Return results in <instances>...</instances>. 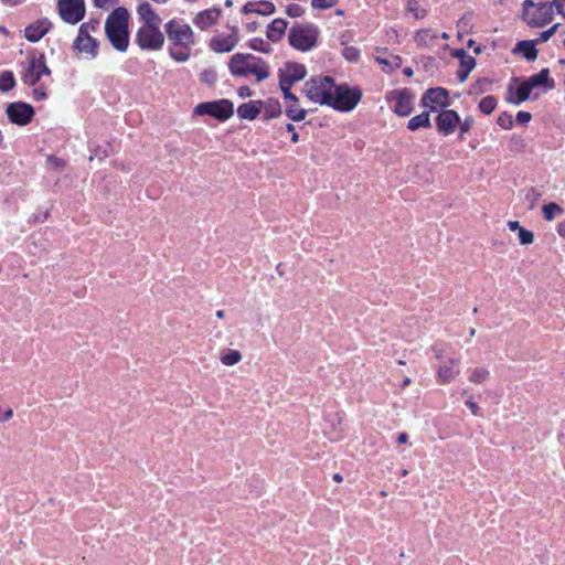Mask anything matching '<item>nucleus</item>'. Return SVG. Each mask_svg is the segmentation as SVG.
<instances>
[{
    "label": "nucleus",
    "instance_id": "c9c22d12",
    "mask_svg": "<svg viewBox=\"0 0 565 565\" xmlns=\"http://www.w3.org/2000/svg\"><path fill=\"white\" fill-rule=\"evenodd\" d=\"M497 98L494 96H486L479 103V109L484 115H490L497 107Z\"/></svg>",
    "mask_w": 565,
    "mask_h": 565
},
{
    "label": "nucleus",
    "instance_id": "cd10ccee",
    "mask_svg": "<svg viewBox=\"0 0 565 565\" xmlns=\"http://www.w3.org/2000/svg\"><path fill=\"white\" fill-rule=\"evenodd\" d=\"M438 39V33L433 29H422L417 31L414 35V41L418 46L422 47H430L435 45Z\"/></svg>",
    "mask_w": 565,
    "mask_h": 565
},
{
    "label": "nucleus",
    "instance_id": "4468645a",
    "mask_svg": "<svg viewBox=\"0 0 565 565\" xmlns=\"http://www.w3.org/2000/svg\"><path fill=\"white\" fill-rule=\"evenodd\" d=\"M386 100L393 103L392 110L401 117H406L413 111L414 95L406 88L387 93Z\"/></svg>",
    "mask_w": 565,
    "mask_h": 565
},
{
    "label": "nucleus",
    "instance_id": "2f4dec72",
    "mask_svg": "<svg viewBox=\"0 0 565 565\" xmlns=\"http://www.w3.org/2000/svg\"><path fill=\"white\" fill-rule=\"evenodd\" d=\"M515 51L520 52L527 61H533L537 56V51L532 41H520Z\"/></svg>",
    "mask_w": 565,
    "mask_h": 565
},
{
    "label": "nucleus",
    "instance_id": "e433bc0d",
    "mask_svg": "<svg viewBox=\"0 0 565 565\" xmlns=\"http://www.w3.org/2000/svg\"><path fill=\"white\" fill-rule=\"evenodd\" d=\"M242 360V354L237 350H227L221 356V362L224 365L232 366Z\"/></svg>",
    "mask_w": 565,
    "mask_h": 565
},
{
    "label": "nucleus",
    "instance_id": "49530a36",
    "mask_svg": "<svg viewBox=\"0 0 565 565\" xmlns=\"http://www.w3.org/2000/svg\"><path fill=\"white\" fill-rule=\"evenodd\" d=\"M201 81L212 85L216 81V73L212 70H205L201 73Z\"/></svg>",
    "mask_w": 565,
    "mask_h": 565
},
{
    "label": "nucleus",
    "instance_id": "473e14b6",
    "mask_svg": "<svg viewBox=\"0 0 565 565\" xmlns=\"http://www.w3.org/2000/svg\"><path fill=\"white\" fill-rule=\"evenodd\" d=\"M490 376V371L486 367H476L471 370L469 381L473 384H482Z\"/></svg>",
    "mask_w": 565,
    "mask_h": 565
},
{
    "label": "nucleus",
    "instance_id": "864d4df0",
    "mask_svg": "<svg viewBox=\"0 0 565 565\" xmlns=\"http://www.w3.org/2000/svg\"><path fill=\"white\" fill-rule=\"evenodd\" d=\"M47 162L56 168H63L64 167V162L63 160L58 159V158H55V157H50Z\"/></svg>",
    "mask_w": 565,
    "mask_h": 565
},
{
    "label": "nucleus",
    "instance_id": "f3484780",
    "mask_svg": "<svg viewBox=\"0 0 565 565\" xmlns=\"http://www.w3.org/2000/svg\"><path fill=\"white\" fill-rule=\"evenodd\" d=\"M435 121L438 132L444 136H449L458 128L460 116L456 110L446 108L439 111Z\"/></svg>",
    "mask_w": 565,
    "mask_h": 565
},
{
    "label": "nucleus",
    "instance_id": "de8ad7c7",
    "mask_svg": "<svg viewBox=\"0 0 565 565\" xmlns=\"http://www.w3.org/2000/svg\"><path fill=\"white\" fill-rule=\"evenodd\" d=\"M558 26H559V23H556L553 26H551L550 29L543 31L540 34L539 41L547 42L555 34V32L557 31Z\"/></svg>",
    "mask_w": 565,
    "mask_h": 565
},
{
    "label": "nucleus",
    "instance_id": "f257e3e1",
    "mask_svg": "<svg viewBox=\"0 0 565 565\" xmlns=\"http://www.w3.org/2000/svg\"><path fill=\"white\" fill-rule=\"evenodd\" d=\"M166 33L172 43L170 56L177 62L188 61L195 43L192 28L180 19H172L166 24Z\"/></svg>",
    "mask_w": 565,
    "mask_h": 565
},
{
    "label": "nucleus",
    "instance_id": "c85d7f7f",
    "mask_svg": "<svg viewBox=\"0 0 565 565\" xmlns=\"http://www.w3.org/2000/svg\"><path fill=\"white\" fill-rule=\"evenodd\" d=\"M285 113L286 115L294 121H301L307 116V110L305 108H301L299 106V99L297 98L296 102L285 98Z\"/></svg>",
    "mask_w": 565,
    "mask_h": 565
},
{
    "label": "nucleus",
    "instance_id": "3c124183",
    "mask_svg": "<svg viewBox=\"0 0 565 565\" xmlns=\"http://www.w3.org/2000/svg\"><path fill=\"white\" fill-rule=\"evenodd\" d=\"M553 4H555L557 13L565 19V0H553Z\"/></svg>",
    "mask_w": 565,
    "mask_h": 565
},
{
    "label": "nucleus",
    "instance_id": "4d7b16f0",
    "mask_svg": "<svg viewBox=\"0 0 565 565\" xmlns=\"http://www.w3.org/2000/svg\"><path fill=\"white\" fill-rule=\"evenodd\" d=\"M434 353L436 359L441 360L444 355V350L439 347H434Z\"/></svg>",
    "mask_w": 565,
    "mask_h": 565
},
{
    "label": "nucleus",
    "instance_id": "052dcab7",
    "mask_svg": "<svg viewBox=\"0 0 565 565\" xmlns=\"http://www.w3.org/2000/svg\"><path fill=\"white\" fill-rule=\"evenodd\" d=\"M558 234L565 236V223L558 225Z\"/></svg>",
    "mask_w": 565,
    "mask_h": 565
},
{
    "label": "nucleus",
    "instance_id": "72a5a7b5",
    "mask_svg": "<svg viewBox=\"0 0 565 565\" xmlns=\"http://www.w3.org/2000/svg\"><path fill=\"white\" fill-rule=\"evenodd\" d=\"M406 12L415 19H424L427 15V10L422 8L417 0H407Z\"/></svg>",
    "mask_w": 565,
    "mask_h": 565
},
{
    "label": "nucleus",
    "instance_id": "b1692460",
    "mask_svg": "<svg viewBox=\"0 0 565 565\" xmlns=\"http://www.w3.org/2000/svg\"><path fill=\"white\" fill-rule=\"evenodd\" d=\"M221 17V10L216 8L207 9L199 12L194 19L193 23L200 28L201 30H206L213 24L216 23L218 18Z\"/></svg>",
    "mask_w": 565,
    "mask_h": 565
},
{
    "label": "nucleus",
    "instance_id": "412c9836",
    "mask_svg": "<svg viewBox=\"0 0 565 565\" xmlns=\"http://www.w3.org/2000/svg\"><path fill=\"white\" fill-rule=\"evenodd\" d=\"M238 43V36L236 32L231 34H217L212 38L210 47L216 53L231 52Z\"/></svg>",
    "mask_w": 565,
    "mask_h": 565
},
{
    "label": "nucleus",
    "instance_id": "4c0bfd02",
    "mask_svg": "<svg viewBox=\"0 0 565 565\" xmlns=\"http://www.w3.org/2000/svg\"><path fill=\"white\" fill-rule=\"evenodd\" d=\"M562 209L556 203H548L543 206V215L545 220L552 221L556 215L561 214Z\"/></svg>",
    "mask_w": 565,
    "mask_h": 565
},
{
    "label": "nucleus",
    "instance_id": "bf43d9fd",
    "mask_svg": "<svg viewBox=\"0 0 565 565\" xmlns=\"http://www.w3.org/2000/svg\"><path fill=\"white\" fill-rule=\"evenodd\" d=\"M258 24L256 22H250V23H247L246 24V29L248 32H254L256 31Z\"/></svg>",
    "mask_w": 565,
    "mask_h": 565
},
{
    "label": "nucleus",
    "instance_id": "39448f33",
    "mask_svg": "<svg viewBox=\"0 0 565 565\" xmlns=\"http://www.w3.org/2000/svg\"><path fill=\"white\" fill-rule=\"evenodd\" d=\"M228 68L234 76L254 75L257 82H263L269 77L268 64L253 54H234L230 58Z\"/></svg>",
    "mask_w": 565,
    "mask_h": 565
},
{
    "label": "nucleus",
    "instance_id": "09e8293b",
    "mask_svg": "<svg viewBox=\"0 0 565 565\" xmlns=\"http://www.w3.org/2000/svg\"><path fill=\"white\" fill-rule=\"evenodd\" d=\"M286 12L290 17H299L302 14V9L298 4H289L287 6Z\"/></svg>",
    "mask_w": 565,
    "mask_h": 565
},
{
    "label": "nucleus",
    "instance_id": "79ce46f5",
    "mask_svg": "<svg viewBox=\"0 0 565 565\" xmlns=\"http://www.w3.org/2000/svg\"><path fill=\"white\" fill-rule=\"evenodd\" d=\"M281 113L280 105L278 103H270L265 109V117L267 119L275 118Z\"/></svg>",
    "mask_w": 565,
    "mask_h": 565
},
{
    "label": "nucleus",
    "instance_id": "338daca9",
    "mask_svg": "<svg viewBox=\"0 0 565 565\" xmlns=\"http://www.w3.org/2000/svg\"><path fill=\"white\" fill-rule=\"evenodd\" d=\"M333 480H334V481H337V482H341L343 479H342V476H341V475L335 473V475L333 476Z\"/></svg>",
    "mask_w": 565,
    "mask_h": 565
},
{
    "label": "nucleus",
    "instance_id": "dca6fc26",
    "mask_svg": "<svg viewBox=\"0 0 565 565\" xmlns=\"http://www.w3.org/2000/svg\"><path fill=\"white\" fill-rule=\"evenodd\" d=\"M58 11L65 22L76 24L85 15L84 0H58Z\"/></svg>",
    "mask_w": 565,
    "mask_h": 565
},
{
    "label": "nucleus",
    "instance_id": "a19ab883",
    "mask_svg": "<svg viewBox=\"0 0 565 565\" xmlns=\"http://www.w3.org/2000/svg\"><path fill=\"white\" fill-rule=\"evenodd\" d=\"M519 241L522 245H530L534 241V235L531 231L522 227L519 231Z\"/></svg>",
    "mask_w": 565,
    "mask_h": 565
},
{
    "label": "nucleus",
    "instance_id": "f03ea898",
    "mask_svg": "<svg viewBox=\"0 0 565 565\" xmlns=\"http://www.w3.org/2000/svg\"><path fill=\"white\" fill-rule=\"evenodd\" d=\"M50 77L51 70L46 66L45 57L43 54H31L21 73V78L28 86H33V98L35 100H44L47 97L44 84L35 87L41 82L42 77Z\"/></svg>",
    "mask_w": 565,
    "mask_h": 565
},
{
    "label": "nucleus",
    "instance_id": "e2e57ef3",
    "mask_svg": "<svg viewBox=\"0 0 565 565\" xmlns=\"http://www.w3.org/2000/svg\"><path fill=\"white\" fill-rule=\"evenodd\" d=\"M286 129H287V131L290 132V135H294V132H296L295 126L292 124H287Z\"/></svg>",
    "mask_w": 565,
    "mask_h": 565
},
{
    "label": "nucleus",
    "instance_id": "37998d69",
    "mask_svg": "<svg viewBox=\"0 0 565 565\" xmlns=\"http://www.w3.org/2000/svg\"><path fill=\"white\" fill-rule=\"evenodd\" d=\"M337 1L338 0H312L311 6L315 9L324 10L334 7Z\"/></svg>",
    "mask_w": 565,
    "mask_h": 565
},
{
    "label": "nucleus",
    "instance_id": "a18cd8bd",
    "mask_svg": "<svg viewBox=\"0 0 565 565\" xmlns=\"http://www.w3.org/2000/svg\"><path fill=\"white\" fill-rule=\"evenodd\" d=\"M472 124H473V119L471 117H467L465 118L463 120L460 119V124L458 125L459 127V137L462 138L465 134H467L471 127H472Z\"/></svg>",
    "mask_w": 565,
    "mask_h": 565
},
{
    "label": "nucleus",
    "instance_id": "20e7f679",
    "mask_svg": "<svg viewBox=\"0 0 565 565\" xmlns=\"http://www.w3.org/2000/svg\"><path fill=\"white\" fill-rule=\"evenodd\" d=\"M555 83L550 78V70L543 68L537 74L530 76L523 81L515 89L512 85L508 88L507 102L520 105L525 102L533 89H542L543 92L553 89Z\"/></svg>",
    "mask_w": 565,
    "mask_h": 565
},
{
    "label": "nucleus",
    "instance_id": "9d476101",
    "mask_svg": "<svg viewBox=\"0 0 565 565\" xmlns=\"http://www.w3.org/2000/svg\"><path fill=\"white\" fill-rule=\"evenodd\" d=\"M278 75L279 87L284 94V97L296 102L297 96L292 94L290 89L296 82H299L305 78V76L307 75L306 66L300 63L288 62L285 63L284 66L279 68Z\"/></svg>",
    "mask_w": 565,
    "mask_h": 565
},
{
    "label": "nucleus",
    "instance_id": "ea45409f",
    "mask_svg": "<svg viewBox=\"0 0 565 565\" xmlns=\"http://www.w3.org/2000/svg\"><path fill=\"white\" fill-rule=\"evenodd\" d=\"M342 55L349 62H356L360 57V51L354 46H348L343 50Z\"/></svg>",
    "mask_w": 565,
    "mask_h": 565
},
{
    "label": "nucleus",
    "instance_id": "6e6d98bb",
    "mask_svg": "<svg viewBox=\"0 0 565 565\" xmlns=\"http://www.w3.org/2000/svg\"><path fill=\"white\" fill-rule=\"evenodd\" d=\"M508 227L511 230V231H520V228H522L520 226V223L518 221H510L508 222Z\"/></svg>",
    "mask_w": 565,
    "mask_h": 565
},
{
    "label": "nucleus",
    "instance_id": "13d9d810",
    "mask_svg": "<svg viewBox=\"0 0 565 565\" xmlns=\"http://www.w3.org/2000/svg\"><path fill=\"white\" fill-rule=\"evenodd\" d=\"M408 439V435L406 433H401L397 437V443L404 444Z\"/></svg>",
    "mask_w": 565,
    "mask_h": 565
},
{
    "label": "nucleus",
    "instance_id": "2eb2a0df",
    "mask_svg": "<svg viewBox=\"0 0 565 565\" xmlns=\"http://www.w3.org/2000/svg\"><path fill=\"white\" fill-rule=\"evenodd\" d=\"M420 102L424 107L431 111L446 109L450 105L448 90L443 87L427 89Z\"/></svg>",
    "mask_w": 565,
    "mask_h": 565
},
{
    "label": "nucleus",
    "instance_id": "6ab92c4d",
    "mask_svg": "<svg viewBox=\"0 0 565 565\" xmlns=\"http://www.w3.org/2000/svg\"><path fill=\"white\" fill-rule=\"evenodd\" d=\"M436 373L439 384L445 385L452 382L460 374L459 360L448 359L444 361L437 366Z\"/></svg>",
    "mask_w": 565,
    "mask_h": 565
},
{
    "label": "nucleus",
    "instance_id": "c03bdc74",
    "mask_svg": "<svg viewBox=\"0 0 565 565\" xmlns=\"http://www.w3.org/2000/svg\"><path fill=\"white\" fill-rule=\"evenodd\" d=\"M498 125L503 129H510L513 125L512 116L508 113H502L498 117Z\"/></svg>",
    "mask_w": 565,
    "mask_h": 565
},
{
    "label": "nucleus",
    "instance_id": "a211bd4d",
    "mask_svg": "<svg viewBox=\"0 0 565 565\" xmlns=\"http://www.w3.org/2000/svg\"><path fill=\"white\" fill-rule=\"evenodd\" d=\"M6 111L10 121L20 126L29 124L34 116L32 106L25 103H12Z\"/></svg>",
    "mask_w": 565,
    "mask_h": 565
},
{
    "label": "nucleus",
    "instance_id": "4be33fe9",
    "mask_svg": "<svg viewBox=\"0 0 565 565\" xmlns=\"http://www.w3.org/2000/svg\"><path fill=\"white\" fill-rule=\"evenodd\" d=\"M51 26L47 19L38 20L25 28L24 36L28 41L35 43L50 31Z\"/></svg>",
    "mask_w": 565,
    "mask_h": 565
},
{
    "label": "nucleus",
    "instance_id": "8fccbe9b",
    "mask_svg": "<svg viewBox=\"0 0 565 565\" xmlns=\"http://www.w3.org/2000/svg\"><path fill=\"white\" fill-rule=\"evenodd\" d=\"M532 116L530 113L527 111H519L516 114V121L520 124V125H525L527 124L530 120H531Z\"/></svg>",
    "mask_w": 565,
    "mask_h": 565
},
{
    "label": "nucleus",
    "instance_id": "58836bf2",
    "mask_svg": "<svg viewBox=\"0 0 565 565\" xmlns=\"http://www.w3.org/2000/svg\"><path fill=\"white\" fill-rule=\"evenodd\" d=\"M248 46L254 51H258L266 54L269 53L271 50L270 45L263 39L250 40Z\"/></svg>",
    "mask_w": 565,
    "mask_h": 565
},
{
    "label": "nucleus",
    "instance_id": "1a4fd4ad",
    "mask_svg": "<svg viewBox=\"0 0 565 565\" xmlns=\"http://www.w3.org/2000/svg\"><path fill=\"white\" fill-rule=\"evenodd\" d=\"M319 30L311 23H296L289 32V43L292 47L306 52L317 44Z\"/></svg>",
    "mask_w": 565,
    "mask_h": 565
},
{
    "label": "nucleus",
    "instance_id": "423d86ee",
    "mask_svg": "<svg viewBox=\"0 0 565 565\" xmlns=\"http://www.w3.org/2000/svg\"><path fill=\"white\" fill-rule=\"evenodd\" d=\"M334 90V79L330 76H315L308 79L302 87L306 97L318 105L329 106Z\"/></svg>",
    "mask_w": 565,
    "mask_h": 565
},
{
    "label": "nucleus",
    "instance_id": "0eeeda50",
    "mask_svg": "<svg viewBox=\"0 0 565 565\" xmlns=\"http://www.w3.org/2000/svg\"><path fill=\"white\" fill-rule=\"evenodd\" d=\"M522 6V18L530 26L542 28L553 21L555 9L553 1L534 3L532 0H525Z\"/></svg>",
    "mask_w": 565,
    "mask_h": 565
},
{
    "label": "nucleus",
    "instance_id": "5701e85b",
    "mask_svg": "<svg viewBox=\"0 0 565 565\" xmlns=\"http://www.w3.org/2000/svg\"><path fill=\"white\" fill-rule=\"evenodd\" d=\"M454 56L459 58L460 66L457 72L458 79L462 83L467 79L469 73L475 68L476 66V60L468 55L463 50H457L454 53Z\"/></svg>",
    "mask_w": 565,
    "mask_h": 565
},
{
    "label": "nucleus",
    "instance_id": "f8f14e48",
    "mask_svg": "<svg viewBox=\"0 0 565 565\" xmlns=\"http://www.w3.org/2000/svg\"><path fill=\"white\" fill-rule=\"evenodd\" d=\"M194 114L210 115L218 120H226L234 114L233 103L228 99L201 103L195 106Z\"/></svg>",
    "mask_w": 565,
    "mask_h": 565
},
{
    "label": "nucleus",
    "instance_id": "6e6552de",
    "mask_svg": "<svg viewBox=\"0 0 565 565\" xmlns=\"http://www.w3.org/2000/svg\"><path fill=\"white\" fill-rule=\"evenodd\" d=\"M361 98L362 90L359 87H351L348 84H334V90L331 97L332 100L329 106L335 110L348 113L355 108Z\"/></svg>",
    "mask_w": 565,
    "mask_h": 565
},
{
    "label": "nucleus",
    "instance_id": "774afa93",
    "mask_svg": "<svg viewBox=\"0 0 565 565\" xmlns=\"http://www.w3.org/2000/svg\"><path fill=\"white\" fill-rule=\"evenodd\" d=\"M298 140H299V135L297 132H294V135L291 136V141L296 143V142H298Z\"/></svg>",
    "mask_w": 565,
    "mask_h": 565
},
{
    "label": "nucleus",
    "instance_id": "9b49d317",
    "mask_svg": "<svg viewBox=\"0 0 565 565\" xmlns=\"http://www.w3.org/2000/svg\"><path fill=\"white\" fill-rule=\"evenodd\" d=\"M99 28V20H89L83 23L79 28L78 35L74 41V47L81 52L97 55L98 42L92 36Z\"/></svg>",
    "mask_w": 565,
    "mask_h": 565
},
{
    "label": "nucleus",
    "instance_id": "393cba45",
    "mask_svg": "<svg viewBox=\"0 0 565 565\" xmlns=\"http://www.w3.org/2000/svg\"><path fill=\"white\" fill-rule=\"evenodd\" d=\"M137 13L143 22L141 26H160L161 18L156 13L150 3L143 2L139 4Z\"/></svg>",
    "mask_w": 565,
    "mask_h": 565
},
{
    "label": "nucleus",
    "instance_id": "ddd939ff",
    "mask_svg": "<svg viewBox=\"0 0 565 565\" xmlns=\"http://www.w3.org/2000/svg\"><path fill=\"white\" fill-rule=\"evenodd\" d=\"M136 42L142 50L158 51L164 44V35L160 26H140L136 34Z\"/></svg>",
    "mask_w": 565,
    "mask_h": 565
},
{
    "label": "nucleus",
    "instance_id": "a878e982",
    "mask_svg": "<svg viewBox=\"0 0 565 565\" xmlns=\"http://www.w3.org/2000/svg\"><path fill=\"white\" fill-rule=\"evenodd\" d=\"M243 12L245 14L256 13L260 15H270L275 12V4L269 1H249L244 6Z\"/></svg>",
    "mask_w": 565,
    "mask_h": 565
},
{
    "label": "nucleus",
    "instance_id": "5fc2aeb1",
    "mask_svg": "<svg viewBox=\"0 0 565 565\" xmlns=\"http://www.w3.org/2000/svg\"><path fill=\"white\" fill-rule=\"evenodd\" d=\"M466 405L469 407V409L471 411V413L473 415H478V412H479V406L477 403L472 402V401H467L466 402Z\"/></svg>",
    "mask_w": 565,
    "mask_h": 565
},
{
    "label": "nucleus",
    "instance_id": "aec40b11",
    "mask_svg": "<svg viewBox=\"0 0 565 565\" xmlns=\"http://www.w3.org/2000/svg\"><path fill=\"white\" fill-rule=\"evenodd\" d=\"M374 58L385 73H392L402 65V58L398 55L388 52L387 49H375Z\"/></svg>",
    "mask_w": 565,
    "mask_h": 565
},
{
    "label": "nucleus",
    "instance_id": "69168bd1",
    "mask_svg": "<svg viewBox=\"0 0 565 565\" xmlns=\"http://www.w3.org/2000/svg\"><path fill=\"white\" fill-rule=\"evenodd\" d=\"M216 317L220 318V319H223L225 317L224 310H217L216 311Z\"/></svg>",
    "mask_w": 565,
    "mask_h": 565
},
{
    "label": "nucleus",
    "instance_id": "603ef678",
    "mask_svg": "<svg viewBox=\"0 0 565 565\" xmlns=\"http://www.w3.org/2000/svg\"><path fill=\"white\" fill-rule=\"evenodd\" d=\"M237 94L242 98L253 96V90L248 86H242L238 88Z\"/></svg>",
    "mask_w": 565,
    "mask_h": 565
},
{
    "label": "nucleus",
    "instance_id": "0e129e2a",
    "mask_svg": "<svg viewBox=\"0 0 565 565\" xmlns=\"http://www.w3.org/2000/svg\"><path fill=\"white\" fill-rule=\"evenodd\" d=\"M411 384V379L409 377H404L403 382H402V387H406Z\"/></svg>",
    "mask_w": 565,
    "mask_h": 565
},
{
    "label": "nucleus",
    "instance_id": "7c9ffc66",
    "mask_svg": "<svg viewBox=\"0 0 565 565\" xmlns=\"http://www.w3.org/2000/svg\"><path fill=\"white\" fill-rule=\"evenodd\" d=\"M429 127H430L429 111H423L422 114L409 119L408 124H407V128L412 131H415L420 128H429Z\"/></svg>",
    "mask_w": 565,
    "mask_h": 565
},
{
    "label": "nucleus",
    "instance_id": "680f3d73",
    "mask_svg": "<svg viewBox=\"0 0 565 565\" xmlns=\"http://www.w3.org/2000/svg\"><path fill=\"white\" fill-rule=\"evenodd\" d=\"M2 2L9 6H15L20 2V0H2Z\"/></svg>",
    "mask_w": 565,
    "mask_h": 565
},
{
    "label": "nucleus",
    "instance_id": "c756f323",
    "mask_svg": "<svg viewBox=\"0 0 565 565\" xmlns=\"http://www.w3.org/2000/svg\"><path fill=\"white\" fill-rule=\"evenodd\" d=\"M287 21L282 19H275L267 28V38L273 42H278L286 32Z\"/></svg>",
    "mask_w": 565,
    "mask_h": 565
},
{
    "label": "nucleus",
    "instance_id": "bb28decb",
    "mask_svg": "<svg viewBox=\"0 0 565 565\" xmlns=\"http://www.w3.org/2000/svg\"><path fill=\"white\" fill-rule=\"evenodd\" d=\"M262 105L260 100L242 104L237 108V115L241 119L254 120L260 114Z\"/></svg>",
    "mask_w": 565,
    "mask_h": 565
},
{
    "label": "nucleus",
    "instance_id": "f704fd0d",
    "mask_svg": "<svg viewBox=\"0 0 565 565\" xmlns=\"http://www.w3.org/2000/svg\"><path fill=\"white\" fill-rule=\"evenodd\" d=\"M15 85L14 75L11 71H4L0 74V90L6 93L11 90Z\"/></svg>",
    "mask_w": 565,
    "mask_h": 565
},
{
    "label": "nucleus",
    "instance_id": "7ed1b4c3",
    "mask_svg": "<svg viewBox=\"0 0 565 565\" xmlns=\"http://www.w3.org/2000/svg\"><path fill=\"white\" fill-rule=\"evenodd\" d=\"M128 20L127 9L118 7L108 15L105 22L106 35L114 49L119 52H126L129 45Z\"/></svg>",
    "mask_w": 565,
    "mask_h": 565
}]
</instances>
